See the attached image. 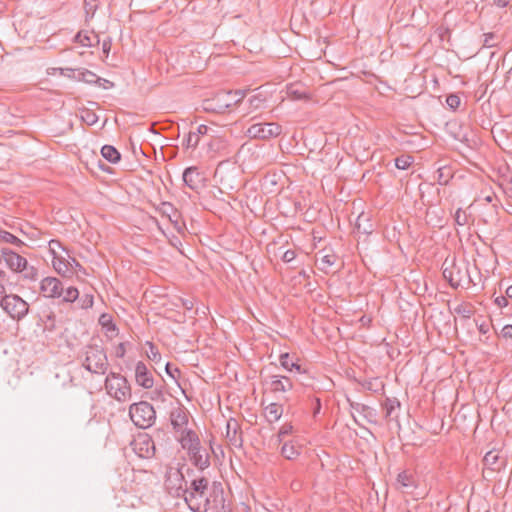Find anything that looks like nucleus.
<instances>
[{"mask_svg":"<svg viewBox=\"0 0 512 512\" xmlns=\"http://www.w3.org/2000/svg\"><path fill=\"white\" fill-rule=\"evenodd\" d=\"M443 277L449 282V284L457 288L464 286L465 284L476 285L470 274L468 264L465 262L457 263L454 259H445L442 265Z\"/></svg>","mask_w":512,"mask_h":512,"instance_id":"1","label":"nucleus"},{"mask_svg":"<svg viewBox=\"0 0 512 512\" xmlns=\"http://www.w3.org/2000/svg\"><path fill=\"white\" fill-rule=\"evenodd\" d=\"M181 447L187 451L189 460L200 470L210 466V456L206 448L201 446L200 439L196 433H188L181 439Z\"/></svg>","mask_w":512,"mask_h":512,"instance_id":"2","label":"nucleus"},{"mask_svg":"<svg viewBox=\"0 0 512 512\" xmlns=\"http://www.w3.org/2000/svg\"><path fill=\"white\" fill-rule=\"evenodd\" d=\"M245 97V91H223L203 101V109L207 112L223 113L226 109L239 103Z\"/></svg>","mask_w":512,"mask_h":512,"instance_id":"3","label":"nucleus"},{"mask_svg":"<svg viewBox=\"0 0 512 512\" xmlns=\"http://www.w3.org/2000/svg\"><path fill=\"white\" fill-rule=\"evenodd\" d=\"M83 367L91 373L105 374L108 369V359L103 347L87 345L84 349Z\"/></svg>","mask_w":512,"mask_h":512,"instance_id":"4","label":"nucleus"},{"mask_svg":"<svg viewBox=\"0 0 512 512\" xmlns=\"http://www.w3.org/2000/svg\"><path fill=\"white\" fill-rule=\"evenodd\" d=\"M105 389L111 397L119 402H126L131 399L132 391L128 380L115 372H111L105 379Z\"/></svg>","mask_w":512,"mask_h":512,"instance_id":"5","label":"nucleus"},{"mask_svg":"<svg viewBox=\"0 0 512 512\" xmlns=\"http://www.w3.org/2000/svg\"><path fill=\"white\" fill-rule=\"evenodd\" d=\"M129 416L135 426L147 429L155 423L156 411L149 402L140 401L130 405Z\"/></svg>","mask_w":512,"mask_h":512,"instance_id":"6","label":"nucleus"},{"mask_svg":"<svg viewBox=\"0 0 512 512\" xmlns=\"http://www.w3.org/2000/svg\"><path fill=\"white\" fill-rule=\"evenodd\" d=\"M0 306L14 320L23 319L29 311L28 303L16 294L4 295Z\"/></svg>","mask_w":512,"mask_h":512,"instance_id":"7","label":"nucleus"},{"mask_svg":"<svg viewBox=\"0 0 512 512\" xmlns=\"http://www.w3.org/2000/svg\"><path fill=\"white\" fill-rule=\"evenodd\" d=\"M188 411L183 406H177L170 412V422L176 435V439L180 442L188 433H195L188 428Z\"/></svg>","mask_w":512,"mask_h":512,"instance_id":"8","label":"nucleus"},{"mask_svg":"<svg viewBox=\"0 0 512 512\" xmlns=\"http://www.w3.org/2000/svg\"><path fill=\"white\" fill-rule=\"evenodd\" d=\"M165 485L169 492L176 497L183 496L187 491V481L181 468L169 467L166 472Z\"/></svg>","mask_w":512,"mask_h":512,"instance_id":"9","label":"nucleus"},{"mask_svg":"<svg viewBox=\"0 0 512 512\" xmlns=\"http://www.w3.org/2000/svg\"><path fill=\"white\" fill-rule=\"evenodd\" d=\"M282 128L279 124L270 122V123H255L252 124L246 130V136L251 139H270L273 137H277L281 134Z\"/></svg>","mask_w":512,"mask_h":512,"instance_id":"10","label":"nucleus"},{"mask_svg":"<svg viewBox=\"0 0 512 512\" xmlns=\"http://www.w3.org/2000/svg\"><path fill=\"white\" fill-rule=\"evenodd\" d=\"M132 445L135 453L141 458L149 459L155 456V442L148 434H139Z\"/></svg>","mask_w":512,"mask_h":512,"instance_id":"11","label":"nucleus"},{"mask_svg":"<svg viewBox=\"0 0 512 512\" xmlns=\"http://www.w3.org/2000/svg\"><path fill=\"white\" fill-rule=\"evenodd\" d=\"M40 292L46 298H60L64 292L62 282L56 277H45L40 282Z\"/></svg>","mask_w":512,"mask_h":512,"instance_id":"12","label":"nucleus"},{"mask_svg":"<svg viewBox=\"0 0 512 512\" xmlns=\"http://www.w3.org/2000/svg\"><path fill=\"white\" fill-rule=\"evenodd\" d=\"M184 500L187 503L190 510L193 512H206L209 508L210 501L208 499L207 494H192L187 493V491L183 494Z\"/></svg>","mask_w":512,"mask_h":512,"instance_id":"13","label":"nucleus"},{"mask_svg":"<svg viewBox=\"0 0 512 512\" xmlns=\"http://www.w3.org/2000/svg\"><path fill=\"white\" fill-rule=\"evenodd\" d=\"M395 487L401 493L412 494L417 488V481L411 472L404 470L398 473Z\"/></svg>","mask_w":512,"mask_h":512,"instance_id":"14","label":"nucleus"},{"mask_svg":"<svg viewBox=\"0 0 512 512\" xmlns=\"http://www.w3.org/2000/svg\"><path fill=\"white\" fill-rule=\"evenodd\" d=\"M1 256L6 265L14 272H19L27 264L26 258L8 248L1 249Z\"/></svg>","mask_w":512,"mask_h":512,"instance_id":"15","label":"nucleus"},{"mask_svg":"<svg viewBox=\"0 0 512 512\" xmlns=\"http://www.w3.org/2000/svg\"><path fill=\"white\" fill-rule=\"evenodd\" d=\"M135 381L144 389H151L154 385V379L146 364L142 361L136 363Z\"/></svg>","mask_w":512,"mask_h":512,"instance_id":"16","label":"nucleus"},{"mask_svg":"<svg viewBox=\"0 0 512 512\" xmlns=\"http://www.w3.org/2000/svg\"><path fill=\"white\" fill-rule=\"evenodd\" d=\"M225 436L230 445L236 448H240L242 446V433L237 420L231 418L227 421Z\"/></svg>","mask_w":512,"mask_h":512,"instance_id":"17","label":"nucleus"},{"mask_svg":"<svg viewBox=\"0 0 512 512\" xmlns=\"http://www.w3.org/2000/svg\"><path fill=\"white\" fill-rule=\"evenodd\" d=\"M183 182L192 190H197L202 186L204 178L197 167L191 166L184 170L182 175Z\"/></svg>","mask_w":512,"mask_h":512,"instance_id":"18","label":"nucleus"},{"mask_svg":"<svg viewBox=\"0 0 512 512\" xmlns=\"http://www.w3.org/2000/svg\"><path fill=\"white\" fill-rule=\"evenodd\" d=\"M499 454L496 450H491L485 454L483 463L486 469L499 471L504 466V461H500Z\"/></svg>","mask_w":512,"mask_h":512,"instance_id":"19","label":"nucleus"},{"mask_svg":"<svg viewBox=\"0 0 512 512\" xmlns=\"http://www.w3.org/2000/svg\"><path fill=\"white\" fill-rule=\"evenodd\" d=\"M73 78L88 84H96L102 81V79L98 77L94 72L87 69H77V75H74ZM103 81L104 83L109 84V87L113 86L112 82L106 79H103Z\"/></svg>","mask_w":512,"mask_h":512,"instance_id":"20","label":"nucleus"},{"mask_svg":"<svg viewBox=\"0 0 512 512\" xmlns=\"http://www.w3.org/2000/svg\"><path fill=\"white\" fill-rule=\"evenodd\" d=\"M293 387L291 380L285 376H271L270 389L273 392H286Z\"/></svg>","mask_w":512,"mask_h":512,"instance_id":"21","label":"nucleus"},{"mask_svg":"<svg viewBox=\"0 0 512 512\" xmlns=\"http://www.w3.org/2000/svg\"><path fill=\"white\" fill-rule=\"evenodd\" d=\"M283 414V407L277 403H270L264 409V415L270 423L278 421Z\"/></svg>","mask_w":512,"mask_h":512,"instance_id":"22","label":"nucleus"},{"mask_svg":"<svg viewBox=\"0 0 512 512\" xmlns=\"http://www.w3.org/2000/svg\"><path fill=\"white\" fill-rule=\"evenodd\" d=\"M75 41L80 43L84 47H91L95 43L99 42L97 35L84 31H80L77 33V35L75 36Z\"/></svg>","mask_w":512,"mask_h":512,"instance_id":"23","label":"nucleus"},{"mask_svg":"<svg viewBox=\"0 0 512 512\" xmlns=\"http://www.w3.org/2000/svg\"><path fill=\"white\" fill-rule=\"evenodd\" d=\"M208 479H206L205 477H201V478H198V479H194L192 482H191V486H190V489L187 488V493H192V494H197V493H200V494H207V490H208Z\"/></svg>","mask_w":512,"mask_h":512,"instance_id":"24","label":"nucleus"},{"mask_svg":"<svg viewBox=\"0 0 512 512\" xmlns=\"http://www.w3.org/2000/svg\"><path fill=\"white\" fill-rule=\"evenodd\" d=\"M101 154L107 161L113 164L119 162L121 158L119 151L111 145H104L101 148Z\"/></svg>","mask_w":512,"mask_h":512,"instance_id":"25","label":"nucleus"},{"mask_svg":"<svg viewBox=\"0 0 512 512\" xmlns=\"http://www.w3.org/2000/svg\"><path fill=\"white\" fill-rule=\"evenodd\" d=\"M99 323L106 329V334L109 337H114L117 334V328L112 322V317L109 314H102L99 318Z\"/></svg>","mask_w":512,"mask_h":512,"instance_id":"26","label":"nucleus"},{"mask_svg":"<svg viewBox=\"0 0 512 512\" xmlns=\"http://www.w3.org/2000/svg\"><path fill=\"white\" fill-rule=\"evenodd\" d=\"M279 360L281 366L288 371L296 370L299 373L303 371L301 366L297 362H294L288 353L281 354Z\"/></svg>","mask_w":512,"mask_h":512,"instance_id":"27","label":"nucleus"},{"mask_svg":"<svg viewBox=\"0 0 512 512\" xmlns=\"http://www.w3.org/2000/svg\"><path fill=\"white\" fill-rule=\"evenodd\" d=\"M0 242L9 243L19 248L24 245L22 240L5 230H0Z\"/></svg>","mask_w":512,"mask_h":512,"instance_id":"28","label":"nucleus"},{"mask_svg":"<svg viewBox=\"0 0 512 512\" xmlns=\"http://www.w3.org/2000/svg\"><path fill=\"white\" fill-rule=\"evenodd\" d=\"M281 454L289 460L295 459L299 455V450L292 442H286L281 448Z\"/></svg>","mask_w":512,"mask_h":512,"instance_id":"29","label":"nucleus"},{"mask_svg":"<svg viewBox=\"0 0 512 512\" xmlns=\"http://www.w3.org/2000/svg\"><path fill=\"white\" fill-rule=\"evenodd\" d=\"M400 407V402L397 399L387 398L383 403V409L385 411V416L387 418H391L393 416L394 411Z\"/></svg>","mask_w":512,"mask_h":512,"instance_id":"30","label":"nucleus"},{"mask_svg":"<svg viewBox=\"0 0 512 512\" xmlns=\"http://www.w3.org/2000/svg\"><path fill=\"white\" fill-rule=\"evenodd\" d=\"M457 315L463 318H470L473 314L472 306L468 303H461L454 308Z\"/></svg>","mask_w":512,"mask_h":512,"instance_id":"31","label":"nucleus"},{"mask_svg":"<svg viewBox=\"0 0 512 512\" xmlns=\"http://www.w3.org/2000/svg\"><path fill=\"white\" fill-rule=\"evenodd\" d=\"M53 267L61 275L65 276L70 273V268L68 267L67 262L59 257H54Z\"/></svg>","mask_w":512,"mask_h":512,"instance_id":"32","label":"nucleus"},{"mask_svg":"<svg viewBox=\"0 0 512 512\" xmlns=\"http://www.w3.org/2000/svg\"><path fill=\"white\" fill-rule=\"evenodd\" d=\"M61 297H63L64 302H74L79 297V291L77 288L70 286L66 289L64 288V292Z\"/></svg>","mask_w":512,"mask_h":512,"instance_id":"33","label":"nucleus"},{"mask_svg":"<svg viewBox=\"0 0 512 512\" xmlns=\"http://www.w3.org/2000/svg\"><path fill=\"white\" fill-rule=\"evenodd\" d=\"M413 163V158L409 155H402L395 159V166L400 170L408 169Z\"/></svg>","mask_w":512,"mask_h":512,"instance_id":"34","label":"nucleus"},{"mask_svg":"<svg viewBox=\"0 0 512 512\" xmlns=\"http://www.w3.org/2000/svg\"><path fill=\"white\" fill-rule=\"evenodd\" d=\"M19 272L23 273V277L27 280L35 281L38 278V270L34 266L28 265V263Z\"/></svg>","mask_w":512,"mask_h":512,"instance_id":"35","label":"nucleus"},{"mask_svg":"<svg viewBox=\"0 0 512 512\" xmlns=\"http://www.w3.org/2000/svg\"><path fill=\"white\" fill-rule=\"evenodd\" d=\"M147 345L149 347V350L146 352L147 357L151 361L159 363L161 361V354L159 353L158 348L152 342H147Z\"/></svg>","mask_w":512,"mask_h":512,"instance_id":"36","label":"nucleus"},{"mask_svg":"<svg viewBox=\"0 0 512 512\" xmlns=\"http://www.w3.org/2000/svg\"><path fill=\"white\" fill-rule=\"evenodd\" d=\"M469 215L466 213V211L462 210L461 208L457 209L454 215V221L456 225L458 226H465L468 223Z\"/></svg>","mask_w":512,"mask_h":512,"instance_id":"37","label":"nucleus"},{"mask_svg":"<svg viewBox=\"0 0 512 512\" xmlns=\"http://www.w3.org/2000/svg\"><path fill=\"white\" fill-rule=\"evenodd\" d=\"M336 256L334 254H326L320 259V269L325 270L335 264Z\"/></svg>","mask_w":512,"mask_h":512,"instance_id":"38","label":"nucleus"},{"mask_svg":"<svg viewBox=\"0 0 512 512\" xmlns=\"http://www.w3.org/2000/svg\"><path fill=\"white\" fill-rule=\"evenodd\" d=\"M163 212L168 215L169 220L174 223L177 230H180L178 227V221L173 219V216H176V211L174 207L170 203H163Z\"/></svg>","mask_w":512,"mask_h":512,"instance_id":"39","label":"nucleus"},{"mask_svg":"<svg viewBox=\"0 0 512 512\" xmlns=\"http://www.w3.org/2000/svg\"><path fill=\"white\" fill-rule=\"evenodd\" d=\"M199 143L198 133L189 132L186 139L183 142V145L186 148H195Z\"/></svg>","mask_w":512,"mask_h":512,"instance_id":"40","label":"nucleus"},{"mask_svg":"<svg viewBox=\"0 0 512 512\" xmlns=\"http://www.w3.org/2000/svg\"><path fill=\"white\" fill-rule=\"evenodd\" d=\"M149 399L154 402H165L166 397L162 388H156L149 393Z\"/></svg>","mask_w":512,"mask_h":512,"instance_id":"41","label":"nucleus"},{"mask_svg":"<svg viewBox=\"0 0 512 512\" xmlns=\"http://www.w3.org/2000/svg\"><path fill=\"white\" fill-rule=\"evenodd\" d=\"M81 118L88 125H94L98 121V116L90 110H84Z\"/></svg>","mask_w":512,"mask_h":512,"instance_id":"42","label":"nucleus"},{"mask_svg":"<svg viewBox=\"0 0 512 512\" xmlns=\"http://www.w3.org/2000/svg\"><path fill=\"white\" fill-rule=\"evenodd\" d=\"M93 296L91 294H84L78 301V305L82 309H88L93 306Z\"/></svg>","mask_w":512,"mask_h":512,"instance_id":"43","label":"nucleus"},{"mask_svg":"<svg viewBox=\"0 0 512 512\" xmlns=\"http://www.w3.org/2000/svg\"><path fill=\"white\" fill-rule=\"evenodd\" d=\"M264 99L261 95H254L249 98V105L251 109H259L262 107Z\"/></svg>","mask_w":512,"mask_h":512,"instance_id":"44","label":"nucleus"},{"mask_svg":"<svg viewBox=\"0 0 512 512\" xmlns=\"http://www.w3.org/2000/svg\"><path fill=\"white\" fill-rule=\"evenodd\" d=\"M447 105L452 109H457L461 103L460 97L456 94H451L446 98Z\"/></svg>","mask_w":512,"mask_h":512,"instance_id":"45","label":"nucleus"},{"mask_svg":"<svg viewBox=\"0 0 512 512\" xmlns=\"http://www.w3.org/2000/svg\"><path fill=\"white\" fill-rule=\"evenodd\" d=\"M165 371L174 380H177L180 376V370L177 367H173L169 362L165 364Z\"/></svg>","mask_w":512,"mask_h":512,"instance_id":"46","label":"nucleus"},{"mask_svg":"<svg viewBox=\"0 0 512 512\" xmlns=\"http://www.w3.org/2000/svg\"><path fill=\"white\" fill-rule=\"evenodd\" d=\"M381 383L378 381V379L369 380L364 383V387L368 390H372L374 392H377L379 390V385Z\"/></svg>","mask_w":512,"mask_h":512,"instance_id":"47","label":"nucleus"},{"mask_svg":"<svg viewBox=\"0 0 512 512\" xmlns=\"http://www.w3.org/2000/svg\"><path fill=\"white\" fill-rule=\"evenodd\" d=\"M288 94L292 96L294 99H302L306 96V93L304 91H299L294 88V86H290L288 88Z\"/></svg>","mask_w":512,"mask_h":512,"instance_id":"48","label":"nucleus"},{"mask_svg":"<svg viewBox=\"0 0 512 512\" xmlns=\"http://www.w3.org/2000/svg\"><path fill=\"white\" fill-rule=\"evenodd\" d=\"M291 431H292V426L289 425V424H284L280 428L279 433H278L279 441H282L283 437H285L286 435L290 434Z\"/></svg>","mask_w":512,"mask_h":512,"instance_id":"49","label":"nucleus"},{"mask_svg":"<svg viewBox=\"0 0 512 512\" xmlns=\"http://www.w3.org/2000/svg\"><path fill=\"white\" fill-rule=\"evenodd\" d=\"M500 335L505 339H512V325L508 324L503 326Z\"/></svg>","mask_w":512,"mask_h":512,"instance_id":"50","label":"nucleus"},{"mask_svg":"<svg viewBox=\"0 0 512 512\" xmlns=\"http://www.w3.org/2000/svg\"><path fill=\"white\" fill-rule=\"evenodd\" d=\"M50 251L53 253L54 257H57V249H62V245L58 240H51L49 242Z\"/></svg>","mask_w":512,"mask_h":512,"instance_id":"51","label":"nucleus"},{"mask_svg":"<svg viewBox=\"0 0 512 512\" xmlns=\"http://www.w3.org/2000/svg\"><path fill=\"white\" fill-rule=\"evenodd\" d=\"M296 257V253L294 250H287L284 252L283 256H282V260L286 263H289L291 261H293Z\"/></svg>","mask_w":512,"mask_h":512,"instance_id":"52","label":"nucleus"},{"mask_svg":"<svg viewBox=\"0 0 512 512\" xmlns=\"http://www.w3.org/2000/svg\"><path fill=\"white\" fill-rule=\"evenodd\" d=\"M494 302L500 308L506 307L508 305L507 297L503 295L496 297Z\"/></svg>","mask_w":512,"mask_h":512,"instance_id":"53","label":"nucleus"},{"mask_svg":"<svg viewBox=\"0 0 512 512\" xmlns=\"http://www.w3.org/2000/svg\"><path fill=\"white\" fill-rule=\"evenodd\" d=\"M96 8H97L96 4H93L89 0H85V10H86L87 14L91 13V15H93Z\"/></svg>","mask_w":512,"mask_h":512,"instance_id":"54","label":"nucleus"},{"mask_svg":"<svg viewBox=\"0 0 512 512\" xmlns=\"http://www.w3.org/2000/svg\"><path fill=\"white\" fill-rule=\"evenodd\" d=\"M125 353H126V349H125V346L123 343H120L116 350H115V355L116 357L118 358H123L125 356Z\"/></svg>","mask_w":512,"mask_h":512,"instance_id":"55","label":"nucleus"},{"mask_svg":"<svg viewBox=\"0 0 512 512\" xmlns=\"http://www.w3.org/2000/svg\"><path fill=\"white\" fill-rule=\"evenodd\" d=\"M67 264H68V267L70 268V273H72L73 271H76V269H80L81 268V265L79 264V262L72 258L71 261H67Z\"/></svg>","mask_w":512,"mask_h":512,"instance_id":"56","label":"nucleus"},{"mask_svg":"<svg viewBox=\"0 0 512 512\" xmlns=\"http://www.w3.org/2000/svg\"><path fill=\"white\" fill-rule=\"evenodd\" d=\"M484 37H485L484 46H486V47L494 46V43H493L494 35L492 33L485 34Z\"/></svg>","mask_w":512,"mask_h":512,"instance_id":"57","label":"nucleus"},{"mask_svg":"<svg viewBox=\"0 0 512 512\" xmlns=\"http://www.w3.org/2000/svg\"><path fill=\"white\" fill-rule=\"evenodd\" d=\"M208 131H209V127L202 124L197 127V130L195 133H198V137L200 138V135H206L208 133Z\"/></svg>","mask_w":512,"mask_h":512,"instance_id":"58","label":"nucleus"},{"mask_svg":"<svg viewBox=\"0 0 512 512\" xmlns=\"http://www.w3.org/2000/svg\"><path fill=\"white\" fill-rule=\"evenodd\" d=\"M60 70L63 75H67L69 77H73L75 75V72H77V70H74L72 68H61Z\"/></svg>","mask_w":512,"mask_h":512,"instance_id":"59","label":"nucleus"},{"mask_svg":"<svg viewBox=\"0 0 512 512\" xmlns=\"http://www.w3.org/2000/svg\"><path fill=\"white\" fill-rule=\"evenodd\" d=\"M110 48H111V42L110 40L108 41H103V44H102V50H103V53L106 54V56L108 55L109 51H110Z\"/></svg>","mask_w":512,"mask_h":512,"instance_id":"60","label":"nucleus"},{"mask_svg":"<svg viewBox=\"0 0 512 512\" xmlns=\"http://www.w3.org/2000/svg\"><path fill=\"white\" fill-rule=\"evenodd\" d=\"M511 0H494V3L501 8H504L510 4Z\"/></svg>","mask_w":512,"mask_h":512,"instance_id":"61","label":"nucleus"},{"mask_svg":"<svg viewBox=\"0 0 512 512\" xmlns=\"http://www.w3.org/2000/svg\"><path fill=\"white\" fill-rule=\"evenodd\" d=\"M505 294L507 298H512V285L506 288Z\"/></svg>","mask_w":512,"mask_h":512,"instance_id":"62","label":"nucleus"},{"mask_svg":"<svg viewBox=\"0 0 512 512\" xmlns=\"http://www.w3.org/2000/svg\"><path fill=\"white\" fill-rule=\"evenodd\" d=\"M361 218H362V215L358 217L357 222H356V226L359 230L361 228V225H363V222H360Z\"/></svg>","mask_w":512,"mask_h":512,"instance_id":"63","label":"nucleus"},{"mask_svg":"<svg viewBox=\"0 0 512 512\" xmlns=\"http://www.w3.org/2000/svg\"><path fill=\"white\" fill-rule=\"evenodd\" d=\"M361 218H362V215L358 217L357 222H356V226L359 230L361 228V225H363V222H360Z\"/></svg>","mask_w":512,"mask_h":512,"instance_id":"64","label":"nucleus"}]
</instances>
